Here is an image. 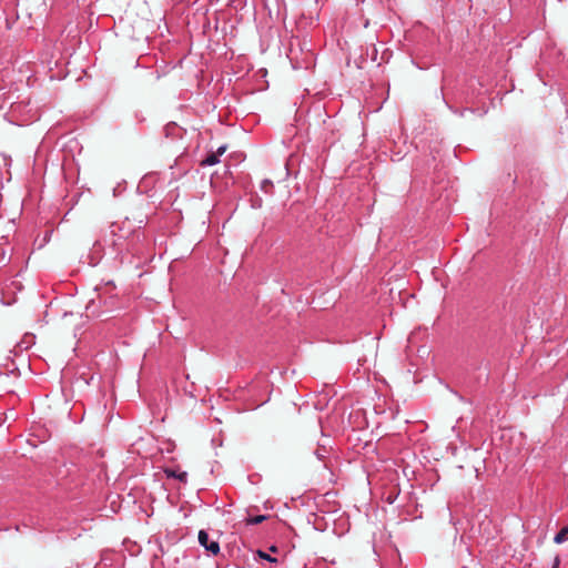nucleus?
<instances>
[{"label":"nucleus","instance_id":"nucleus-11","mask_svg":"<svg viewBox=\"0 0 568 568\" xmlns=\"http://www.w3.org/2000/svg\"><path fill=\"white\" fill-rule=\"evenodd\" d=\"M263 184H265V186H268V185H272V182H271L270 180H265V181L263 182Z\"/></svg>","mask_w":568,"mask_h":568},{"label":"nucleus","instance_id":"nucleus-10","mask_svg":"<svg viewBox=\"0 0 568 568\" xmlns=\"http://www.w3.org/2000/svg\"><path fill=\"white\" fill-rule=\"evenodd\" d=\"M263 184H265V186H268V185H272V182H271L270 180H265V181L263 182Z\"/></svg>","mask_w":568,"mask_h":568},{"label":"nucleus","instance_id":"nucleus-6","mask_svg":"<svg viewBox=\"0 0 568 568\" xmlns=\"http://www.w3.org/2000/svg\"><path fill=\"white\" fill-rule=\"evenodd\" d=\"M175 131H180V128L175 123H169L164 126V132L166 136L176 134Z\"/></svg>","mask_w":568,"mask_h":568},{"label":"nucleus","instance_id":"nucleus-8","mask_svg":"<svg viewBox=\"0 0 568 568\" xmlns=\"http://www.w3.org/2000/svg\"><path fill=\"white\" fill-rule=\"evenodd\" d=\"M226 151V145H221L217 150H216V154H219V158L224 154V152Z\"/></svg>","mask_w":568,"mask_h":568},{"label":"nucleus","instance_id":"nucleus-4","mask_svg":"<svg viewBox=\"0 0 568 568\" xmlns=\"http://www.w3.org/2000/svg\"><path fill=\"white\" fill-rule=\"evenodd\" d=\"M568 539V526L561 528V530L554 537L556 544H562Z\"/></svg>","mask_w":568,"mask_h":568},{"label":"nucleus","instance_id":"nucleus-2","mask_svg":"<svg viewBox=\"0 0 568 568\" xmlns=\"http://www.w3.org/2000/svg\"><path fill=\"white\" fill-rule=\"evenodd\" d=\"M165 475L168 478H176L182 483H186L187 473L186 471H178L174 469H165Z\"/></svg>","mask_w":568,"mask_h":568},{"label":"nucleus","instance_id":"nucleus-3","mask_svg":"<svg viewBox=\"0 0 568 568\" xmlns=\"http://www.w3.org/2000/svg\"><path fill=\"white\" fill-rule=\"evenodd\" d=\"M220 163L219 154L216 153H210L207 154L202 161L201 166H212Z\"/></svg>","mask_w":568,"mask_h":568},{"label":"nucleus","instance_id":"nucleus-7","mask_svg":"<svg viewBox=\"0 0 568 568\" xmlns=\"http://www.w3.org/2000/svg\"><path fill=\"white\" fill-rule=\"evenodd\" d=\"M258 554H260V556H261L263 559H266V560H268V561H271V562H275V561H277V559H276V558L271 557L268 554H265V552H263V551H258Z\"/></svg>","mask_w":568,"mask_h":568},{"label":"nucleus","instance_id":"nucleus-1","mask_svg":"<svg viewBox=\"0 0 568 568\" xmlns=\"http://www.w3.org/2000/svg\"><path fill=\"white\" fill-rule=\"evenodd\" d=\"M197 539L199 544L213 556L220 552V544L216 540H210L209 534L205 530L202 529L199 531Z\"/></svg>","mask_w":568,"mask_h":568},{"label":"nucleus","instance_id":"nucleus-9","mask_svg":"<svg viewBox=\"0 0 568 568\" xmlns=\"http://www.w3.org/2000/svg\"><path fill=\"white\" fill-rule=\"evenodd\" d=\"M559 565H560V558H559V556H556L555 560H554L552 568H559Z\"/></svg>","mask_w":568,"mask_h":568},{"label":"nucleus","instance_id":"nucleus-5","mask_svg":"<svg viewBox=\"0 0 568 568\" xmlns=\"http://www.w3.org/2000/svg\"><path fill=\"white\" fill-rule=\"evenodd\" d=\"M266 518L267 517L265 515H257V516L248 517L246 519V524L247 525H257V524L263 523Z\"/></svg>","mask_w":568,"mask_h":568}]
</instances>
